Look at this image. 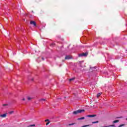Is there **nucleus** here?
<instances>
[{
    "label": "nucleus",
    "instance_id": "obj_2",
    "mask_svg": "<svg viewBox=\"0 0 127 127\" xmlns=\"http://www.w3.org/2000/svg\"><path fill=\"white\" fill-rule=\"evenodd\" d=\"M87 55H88V53H83L82 54H80L79 55V57H86V56H87Z\"/></svg>",
    "mask_w": 127,
    "mask_h": 127
},
{
    "label": "nucleus",
    "instance_id": "obj_11",
    "mask_svg": "<svg viewBox=\"0 0 127 127\" xmlns=\"http://www.w3.org/2000/svg\"><path fill=\"white\" fill-rule=\"evenodd\" d=\"M45 102V99H41L40 100V102Z\"/></svg>",
    "mask_w": 127,
    "mask_h": 127
},
{
    "label": "nucleus",
    "instance_id": "obj_14",
    "mask_svg": "<svg viewBox=\"0 0 127 127\" xmlns=\"http://www.w3.org/2000/svg\"><path fill=\"white\" fill-rule=\"evenodd\" d=\"M27 99L28 100V101H30V100H31V98L30 97H28Z\"/></svg>",
    "mask_w": 127,
    "mask_h": 127
},
{
    "label": "nucleus",
    "instance_id": "obj_8",
    "mask_svg": "<svg viewBox=\"0 0 127 127\" xmlns=\"http://www.w3.org/2000/svg\"><path fill=\"white\" fill-rule=\"evenodd\" d=\"M84 119H85V118H84V117H81V118H78L77 120H78V121H80V120H84Z\"/></svg>",
    "mask_w": 127,
    "mask_h": 127
},
{
    "label": "nucleus",
    "instance_id": "obj_10",
    "mask_svg": "<svg viewBox=\"0 0 127 127\" xmlns=\"http://www.w3.org/2000/svg\"><path fill=\"white\" fill-rule=\"evenodd\" d=\"M102 94V93H99L97 95V97L99 98V97H100V96H101V94Z\"/></svg>",
    "mask_w": 127,
    "mask_h": 127
},
{
    "label": "nucleus",
    "instance_id": "obj_21",
    "mask_svg": "<svg viewBox=\"0 0 127 127\" xmlns=\"http://www.w3.org/2000/svg\"><path fill=\"white\" fill-rule=\"evenodd\" d=\"M74 125V123L69 124V126H73Z\"/></svg>",
    "mask_w": 127,
    "mask_h": 127
},
{
    "label": "nucleus",
    "instance_id": "obj_25",
    "mask_svg": "<svg viewBox=\"0 0 127 127\" xmlns=\"http://www.w3.org/2000/svg\"><path fill=\"white\" fill-rule=\"evenodd\" d=\"M126 120H127V119Z\"/></svg>",
    "mask_w": 127,
    "mask_h": 127
},
{
    "label": "nucleus",
    "instance_id": "obj_7",
    "mask_svg": "<svg viewBox=\"0 0 127 127\" xmlns=\"http://www.w3.org/2000/svg\"><path fill=\"white\" fill-rule=\"evenodd\" d=\"M87 117H88V118H94V117H95V115H88Z\"/></svg>",
    "mask_w": 127,
    "mask_h": 127
},
{
    "label": "nucleus",
    "instance_id": "obj_23",
    "mask_svg": "<svg viewBox=\"0 0 127 127\" xmlns=\"http://www.w3.org/2000/svg\"><path fill=\"white\" fill-rule=\"evenodd\" d=\"M25 99L24 98L22 99V101H24Z\"/></svg>",
    "mask_w": 127,
    "mask_h": 127
},
{
    "label": "nucleus",
    "instance_id": "obj_1",
    "mask_svg": "<svg viewBox=\"0 0 127 127\" xmlns=\"http://www.w3.org/2000/svg\"><path fill=\"white\" fill-rule=\"evenodd\" d=\"M83 112H85V110H78L76 111H74L73 112V115H77L78 114H80L81 113H83Z\"/></svg>",
    "mask_w": 127,
    "mask_h": 127
},
{
    "label": "nucleus",
    "instance_id": "obj_24",
    "mask_svg": "<svg viewBox=\"0 0 127 127\" xmlns=\"http://www.w3.org/2000/svg\"><path fill=\"white\" fill-rule=\"evenodd\" d=\"M42 60H44V58H42Z\"/></svg>",
    "mask_w": 127,
    "mask_h": 127
},
{
    "label": "nucleus",
    "instance_id": "obj_18",
    "mask_svg": "<svg viewBox=\"0 0 127 127\" xmlns=\"http://www.w3.org/2000/svg\"><path fill=\"white\" fill-rule=\"evenodd\" d=\"M29 127H35V125H30Z\"/></svg>",
    "mask_w": 127,
    "mask_h": 127
},
{
    "label": "nucleus",
    "instance_id": "obj_17",
    "mask_svg": "<svg viewBox=\"0 0 127 127\" xmlns=\"http://www.w3.org/2000/svg\"><path fill=\"white\" fill-rule=\"evenodd\" d=\"M98 123H99V122L96 121V122H92V124H98Z\"/></svg>",
    "mask_w": 127,
    "mask_h": 127
},
{
    "label": "nucleus",
    "instance_id": "obj_5",
    "mask_svg": "<svg viewBox=\"0 0 127 127\" xmlns=\"http://www.w3.org/2000/svg\"><path fill=\"white\" fill-rule=\"evenodd\" d=\"M71 58H72V57H71V56H66L65 57V60L71 59Z\"/></svg>",
    "mask_w": 127,
    "mask_h": 127
},
{
    "label": "nucleus",
    "instance_id": "obj_22",
    "mask_svg": "<svg viewBox=\"0 0 127 127\" xmlns=\"http://www.w3.org/2000/svg\"><path fill=\"white\" fill-rule=\"evenodd\" d=\"M92 69H96V66L92 67Z\"/></svg>",
    "mask_w": 127,
    "mask_h": 127
},
{
    "label": "nucleus",
    "instance_id": "obj_15",
    "mask_svg": "<svg viewBox=\"0 0 127 127\" xmlns=\"http://www.w3.org/2000/svg\"><path fill=\"white\" fill-rule=\"evenodd\" d=\"M90 127V125H85V126H83L81 127Z\"/></svg>",
    "mask_w": 127,
    "mask_h": 127
},
{
    "label": "nucleus",
    "instance_id": "obj_13",
    "mask_svg": "<svg viewBox=\"0 0 127 127\" xmlns=\"http://www.w3.org/2000/svg\"><path fill=\"white\" fill-rule=\"evenodd\" d=\"M75 79V78H72L69 79L70 82H71V81H73V80H74Z\"/></svg>",
    "mask_w": 127,
    "mask_h": 127
},
{
    "label": "nucleus",
    "instance_id": "obj_20",
    "mask_svg": "<svg viewBox=\"0 0 127 127\" xmlns=\"http://www.w3.org/2000/svg\"><path fill=\"white\" fill-rule=\"evenodd\" d=\"M5 106H7V104H3V107H5Z\"/></svg>",
    "mask_w": 127,
    "mask_h": 127
},
{
    "label": "nucleus",
    "instance_id": "obj_4",
    "mask_svg": "<svg viewBox=\"0 0 127 127\" xmlns=\"http://www.w3.org/2000/svg\"><path fill=\"white\" fill-rule=\"evenodd\" d=\"M30 24H33V25H34V26H36V23H35V22H34L33 21H30Z\"/></svg>",
    "mask_w": 127,
    "mask_h": 127
},
{
    "label": "nucleus",
    "instance_id": "obj_12",
    "mask_svg": "<svg viewBox=\"0 0 127 127\" xmlns=\"http://www.w3.org/2000/svg\"><path fill=\"white\" fill-rule=\"evenodd\" d=\"M113 123H114V124H116V123H119V120L114 121L113 122Z\"/></svg>",
    "mask_w": 127,
    "mask_h": 127
},
{
    "label": "nucleus",
    "instance_id": "obj_19",
    "mask_svg": "<svg viewBox=\"0 0 127 127\" xmlns=\"http://www.w3.org/2000/svg\"><path fill=\"white\" fill-rule=\"evenodd\" d=\"M51 45V46H54V45H55V43H53Z\"/></svg>",
    "mask_w": 127,
    "mask_h": 127
},
{
    "label": "nucleus",
    "instance_id": "obj_3",
    "mask_svg": "<svg viewBox=\"0 0 127 127\" xmlns=\"http://www.w3.org/2000/svg\"><path fill=\"white\" fill-rule=\"evenodd\" d=\"M45 123H47L46 124V126H48V125L49 124H50V122H49V120H48V119L45 120Z\"/></svg>",
    "mask_w": 127,
    "mask_h": 127
},
{
    "label": "nucleus",
    "instance_id": "obj_16",
    "mask_svg": "<svg viewBox=\"0 0 127 127\" xmlns=\"http://www.w3.org/2000/svg\"><path fill=\"white\" fill-rule=\"evenodd\" d=\"M124 126H125V125L122 124V125H120L119 126H118V127H124Z\"/></svg>",
    "mask_w": 127,
    "mask_h": 127
},
{
    "label": "nucleus",
    "instance_id": "obj_9",
    "mask_svg": "<svg viewBox=\"0 0 127 127\" xmlns=\"http://www.w3.org/2000/svg\"><path fill=\"white\" fill-rule=\"evenodd\" d=\"M14 112L13 111H9L8 112V114H9V115H11L12 114H13Z\"/></svg>",
    "mask_w": 127,
    "mask_h": 127
},
{
    "label": "nucleus",
    "instance_id": "obj_6",
    "mask_svg": "<svg viewBox=\"0 0 127 127\" xmlns=\"http://www.w3.org/2000/svg\"><path fill=\"white\" fill-rule=\"evenodd\" d=\"M1 118H5L6 117V114H4L0 115Z\"/></svg>",
    "mask_w": 127,
    "mask_h": 127
}]
</instances>
